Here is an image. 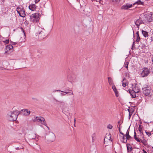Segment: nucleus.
Returning <instances> with one entry per match:
<instances>
[{"instance_id": "1", "label": "nucleus", "mask_w": 153, "mask_h": 153, "mask_svg": "<svg viewBox=\"0 0 153 153\" xmlns=\"http://www.w3.org/2000/svg\"><path fill=\"white\" fill-rule=\"evenodd\" d=\"M19 114L18 111H13L8 112L7 115V119L10 121H16Z\"/></svg>"}, {"instance_id": "2", "label": "nucleus", "mask_w": 153, "mask_h": 153, "mask_svg": "<svg viewBox=\"0 0 153 153\" xmlns=\"http://www.w3.org/2000/svg\"><path fill=\"white\" fill-rule=\"evenodd\" d=\"M39 13H36L30 15V21L34 23L37 22L39 19Z\"/></svg>"}, {"instance_id": "3", "label": "nucleus", "mask_w": 153, "mask_h": 153, "mask_svg": "<svg viewBox=\"0 0 153 153\" xmlns=\"http://www.w3.org/2000/svg\"><path fill=\"white\" fill-rule=\"evenodd\" d=\"M36 36H38L39 39L42 40L46 37L45 31L44 30L39 31V32L36 33Z\"/></svg>"}, {"instance_id": "4", "label": "nucleus", "mask_w": 153, "mask_h": 153, "mask_svg": "<svg viewBox=\"0 0 153 153\" xmlns=\"http://www.w3.org/2000/svg\"><path fill=\"white\" fill-rule=\"evenodd\" d=\"M150 70L148 68L144 67L142 69V71L141 73V75L143 77H145L150 74Z\"/></svg>"}, {"instance_id": "5", "label": "nucleus", "mask_w": 153, "mask_h": 153, "mask_svg": "<svg viewBox=\"0 0 153 153\" xmlns=\"http://www.w3.org/2000/svg\"><path fill=\"white\" fill-rule=\"evenodd\" d=\"M34 120L38 122H41L42 124L46 126L48 129H49V127L47 126V125L45 119L43 117H36Z\"/></svg>"}, {"instance_id": "6", "label": "nucleus", "mask_w": 153, "mask_h": 153, "mask_svg": "<svg viewBox=\"0 0 153 153\" xmlns=\"http://www.w3.org/2000/svg\"><path fill=\"white\" fill-rule=\"evenodd\" d=\"M66 91H61V90H57L56 91H61V92H62L64 93H61L60 94L62 96H65L66 94H68V95H74V94H73V92L72 91V90H70V89H67V90H66Z\"/></svg>"}, {"instance_id": "7", "label": "nucleus", "mask_w": 153, "mask_h": 153, "mask_svg": "<svg viewBox=\"0 0 153 153\" xmlns=\"http://www.w3.org/2000/svg\"><path fill=\"white\" fill-rule=\"evenodd\" d=\"M142 90L143 94L146 96L149 95L150 93V88L148 86L143 88Z\"/></svg>"}, {"instance_id": "8", "label": "nucleus", "mask_w": 153, "mask_h": 153, "mask_svg": "<svg viewBox=\"0 0 153 153\" xmlns=\"http://www.w3.org/2000/svg\"><path fill=\"white\" fill-rule=\"evenodd\" d=\"M152 14H151L148 15H145L144 16H145V19H144V21H147L149 22H150L152 21Z\"/></svg>"}, {"instance_id": "9", "label": "nucleus", "mask_w": 153, "mask_h": 153, "mask_svg": "<svg viewBox=\"0 0 153 153\" xmlns=\"http://www.w3.org/2000/svg\"><path fill=\"white\" fill-rule=\"evenodd\" d=\"M134 23L137 28H139L140 25L141 24H144V22L141 19L140 17L135 21Z\"/></svg>"}, {"instance_id": "10", "label": "nucleus", "mask_w": 153, "mask_h": 153, "mask_svg": "<svg viewBox=\"0 0 153 153\" xmlns=\"http://www.w3.org/2000/svg\"><path fill=\"white\" fill-rule=\"evenodd\" d=\"M132 6V4H126L122 6L121 7L122 9L125 10H128V8L131 7Z\"/></svg>"}, {"instance_id": "11", "label": "nucleus", "mask_w": 153, "mask_h": 153, "mask_svg": "<svg viewBox=\"0 0 153 153\" xmlns=\"http://www.w3.org/2000/svg\"><path fill=\"white\" fill-rule=\"evenodd\" d=\"M55 136L53 133H51L49 136V140L51 142H53L55 139Z\"/></svg>"}, {"instance_id": "12", "label": "nucleus", "mask_w": 153, "mask_h": 153, "mask_svg": "<svg viewBox=\"0 0 153 153\" xmlns=\"http://www.w3.org/2000/svg\"><path fill=\"white\" fill-rule=\"evenodd\" d=\"M8 62L7 61H4L3 62V65L4 67H0V70H6V68L5 67H6L9 65Z\"/></svg>"}, {"instance_id": "13", "label": "nucleus", "mask_w": 153, "mask_h": 153, "mask_svg": "<svg viewBox=\"0 0 153 153\" xmlns=\"http://www.w3.org/2000/svg\"><path fill=\"white\" fill-rule=\"evenodd\" d=\"M13 46L11 45H9L6 47L5 53H7L9 51L13 50Z\"/></svg>"}, {"instance_id": "14", "label": "nucleus", "mask_w": 153, "mask_h": 153, "mask_svg": "<svg viewBox=\"0 0 153 153\" xmlns=\"http://www.w3.org/2000/svg\"><path fill=\"white\" fill-rule=\"evenodd\" d=\"M131 91L135 93H138L140 91V89L138 88L137 86L135 85L134 86L133 88Z\"/></svg>"}, {"instance_id": "15", "label": "nucleus", "mask_w": 153, "mask_h": 153, "mask_svg": "<svg viewBox=\"0 0 153 153\" xmlns=\"http://www.w3.org/2000/svg\"><path fill=\"white\" fill-rule=\"evenodd\" d=\"M36 7V4H33L29 5V8L30 10L32 11H33L35 10Z\"/></svg>"}, {"instance_id": "16", "label": "nucleus", "mask_w": 153, "mask_h": 153, "mask_svg": "<svg viewBox=\"0 0 153 153\" xmlns=\"http://www.w3.org/2000/svg\"><path fill=\"white\" fill-rule=\"evenodd\" d=\"M25 15L26 14L24 10V8H21L20 11V16L22 17H25Z\"/></svg>"}, {"instance_id": "17", "label": "nucleus", "mask_w": 153, "mask_h": 153, "mask_svg": "<svg viewBox=\"0 0 153 153\" xmlns=\"http://www.w3.org/2000/svg\"><path fill=\"white\" fill-rule=\"evenodd\" d=\"M128 91L129 93L131 95L133 98H135L137 97L136 95V93L133 92V91H132L131 90H128Z\"/></svg>"}, {"instance_id": "18", "label": "nucleus", "mask_w": 153, "mask_h": 153, "mask_svg": "<svg viewBox=\"0 0 153 153\" xmlns=\"http://www.w3.org/2000/svg\"><path fill=\"white\" fill-rule=\"evenodd\" d=\"M108 82L110 85H114L112 79L110 77H108Z\"/></svg>"}, {"instance_id": "19", "label": "nucleus", "mask_w": 153, "mask_h": 153, "mask_svg": "<svg viewBox=\"0 0 153 153\" xmlns=\"http://www.w3.org/2000/svg\"><path fill=\"white\" fill-rule=\"evenodd\" d=\"M23 111L24 114L26 115H28L30 113V111H28L27 109H24L22 110Z\"/></svg>"}, {"instance_id": "20", "label": "nucleus", "mask_w": 153, "mask_h": 153, "mask_svg": "<svg viewBox=\"0 0 153 153\" xmlns=\"http://www.w3.org/2000/svg\"><path fill=\"white\" fill-rule=\"evenodd\" d=\"M142 33L144 37H148L149 36L148 33L143 30H142Z\"/></svg>"}, {"instance_id": "21", "label": "nucleus", "mask_w": 153, "mask_h": 153, "mask_svg": "<svg viewBox=\"0 0 153 153\" xmlns=\"http://www.w3.org/2000/svg\"><path fill=\"white\" fill-rule=\"evenodd\" d=\"M120 123H121L120 120H119L118 121L117 123L118 124V125H117V126H118L119 130V132L120 133V134H122V135H123V133L121 132H120V128L121 127H122L121 126V124H120Z\"/></svg>"}, {"instance_id": "22", "label": "nucleus", "mask_w": 153, "mask_h": 153, "mask_svg": "<svg viewBox=\"0 0 153 153\" xmlns=\"http://www.w3.org/2000/svg\"><path fill=\"white\" fill-rule=\"evenodd\" d=\"M143 139H140V141H141V142L143 144L144 146H146L147 145V143L146 140L144 138V137H143Z\"/></svg>"}, {"instance_id": "23", "label": "nucleus", "mask_w": 153, "mask_h": 153, "mask_svg": "<svg viewBox=\"0 0 153 153\" xmlns=\"http://www.w3.org/2000/svg\"><path fill=\"white\" fill-rule=\"evenodd\" d=\"M140 38L139 36V35L137 36L136 39V41H134H134L133 42V45L134 44L135 41L136 42H138L140 40Z\"/></svg>"}, {"instance_id": "24", "label": "nucleus", "mask_w": 153, "mask_h": 153, "mask_svg": "<svg viewBox=\"0 0 153 153\" xmlns=\"http://www.w3.org/2000/svg\"><path fill=\"white\" fill-rule=\"evenodd\" d=\"M144 2L143 1H141L140 0H138L135 3L133 4V5H134L135 4H141L143 5Z\"/></svg>"}, {"instance_id": "25", "label": "nucleus", "mask_w": 153, "mask_h": 153, "mask_svg": "<svg viewBox=\"0 0 153 153\" xmlns=\"http://www.w3.org/2000/svg\"><path fill=\"white\" fill-rule=\"evenodd\" d=\"M134 138L137 141L140 142V140L136 136V133L135 131L134 132Z\"/></svg>"}, {"instance_id": "26", "label": "nucleus", "mask_w": 153, "mask_h": 153, "mask_svg": "<svg viewBox=\"0 0 153 153\" xmlns=\"http://www.w3.org/2000/svg\"><path fill=\"white\" fill-rule=\"evenodd\" d=\"M129 62L128 61H125V62L124 64V66L127 68V70H128V65Z\"/></svg>"}, {"instance_id": "27", "label": "nucleus", "mask_w": 153, "mask_h": 153, "mask_svg": "<svg viewBox=\"0 0 153 153\" xmlns=\"http://www.w3.org/2000/svg\"><path fill=\"white\" fill-rule=\"evenodd\" d=\"M123 137H122V141L123 143H126L127 142V139H126V138L125 137V135L123 134Z\"/></svg>"}, {"instance_id": "28", "label": "nucleus", "mask_w": 153, "mask_h": 153, "mask_svg": "<svg viewBox=\"0 0 153 153\" xmlns=\"http://www.w3.org/2000/svg\"><path fill=\"white\" fill-rule=\"evenodd\" d=\"M111 1L114 4H118L120 2V0H111Z\"/></svg>"}, {"instance_id": "29", "label": "nucleus", "mask_w": 153, "mask_h": 153, "mask_svg": "<svg viewBox=\"0 0 153 153\" xmlns=\"http://www.w3.org/2000/svg\"><path fill=\"white\" fill-rule=\"evenodd\" d=\"M92 142L93 143L95 140V137H96V134L95 133H94L92 134Z\"/></svg>"}, {"instance_id": "30", "label": "nucleus", "mask_w": 153, "mask_h": 153, "mask_svg": "<svg viewBox=\"0 0 153 153\" xmlns=\"http://www.w3.org/2000/svg\"><path fill=\"white\" fill-rule=\"evenodd\" d=\"M125 136H126V138L127 140H129L131 138V136L129 135V134L125 135Z\"/></svg>"}, {"instance_id": "31", "label": "nucleus", "mask_w": 153, "mask_h": 153, "mask_svg": "<svg viewBox=\"0 0 153 153\" xmlns=\"http://www.w3.org/2000/svg\"><path fill=\"white\" fill-rule=\"evenodd\" d=\"M127 150L128 152H130L132 149L131 147H129L127 146Z\"/></svg>"}, {"instance_id": "32", "label": "nucleus", "mask_w": 153, "mask_h": 153, "mask_svg": "<svg viewBox=\"0 0 153 153\" xmlns=\"http://www.w3.org/2000/svg\"><path fill=\"white\" fill-rule=\"evenodd\" d=\"M21 7H18L16 9V11L17 12V13L19 14L20 15V11L21 10Z\"/></svg>"}, {"instance_id": "33", "label": "nucleus", "mask_w": 153, "mask_h": 153, "mask_svg": "<svg viewBox=\"0 0 153 153\" xmlns=\"http://www.w3.org/2000/svg\"><path fill=\"white\" fill-rule=\"evenodd\" d=\"M125 80L126 79L125 78H124L123 80L122 86L123 87H126V83H124L123 82V81Z\"/></svg>"}, {"instance_id": "34", "label": "nucleus", "mask_w": 153, "mask_h": 153, "mask_svg": "<svg viewBox=\"0 0 153 153\" xmlns=\"http://www.w3.org/2000/svg\"><path fill=\"white\" fill-rule=\"evenodd\" d=\"M9 40L8 39H6L4 41H3L2 42L5 44H8L9 43Z\"/></svg>"}, {"instance_id": "35", "label": "nucleus", "mask_w": 153, "mask_h": 153, "mask_svg": "<svg viewBox=\"0 0 153 153\" xmlns=\"http://www.w3.org/2000/svg\"><path fill=\"white\" fill-rule=\"evenodd\" d=\"M145 132L149 137L151 135V132H148L147 131H145Z\"/></svg>"}, {"instance_id": "36", "label": "nucleus", "mask_w": 153, "mask_h": 153, "mask_svg": "<svg viewBox=\"0 0 153 153\" xmlns=\"http://www.w3.org/2000/svg\"><path fill=\"white\" fill-rule=\"evenodd\" d=\"M113 127V126L110 124H109L108 125L107 128L109 129H111Z\"/></svg>"}, {"instance_id": "37", "label": "nucleus", "mask_w": 153, "mask_h": 153, "mask_svg": "<svg viewBox=\"0 0 153 153\" xmlns=\"http://www.w3.org/2000/svg\"><path fill=\"white\" fill-rule=\"evenodd\" d=\"M112 88L113 89V91L116 90L117 89L114 85H112Z\"/></svg>"}, {"instance_id": "38", "label": "nucleus", "mask_w": 153, "mask_h": 153, "mask_svg": "<svg viewBox=\"0 0 153 153\" xmlns=\"http://www.w3.org/2000/svg\"><path fill=\"white\" fill-rule=\"evenodd\" d=\"M115 95L117 97H118L119 96L118 92L117 91L115 92Z\"/></svg>"}, {"instance_id": "39", "label": "nucleus", "mask_w": 153, "mask_h": 153, "mask_svg": "<svg viewBox=\"0 0 153 153\" xmlns=\"http://www.w3.org/2000/svg\"><path fill=\"white\" fill-rule=\"evenodd\" d=\"M11 42V44L12 45H16L17 43V42Z\"/></svg>"}, {"instance_id": "40", "label": "nucleus", "mask_w": 153, "mask_h": 153, "mask_svg": "<svg viewBox=\"0 0 153 153\" xmlns=\"http://www.w3.org/2000/svg\"><path fill=\"white\" fill-rule=\"evenodd\" d=\"M142 131V128L140 127H139V131L140 132L141 134H143V133L141 132Z\"/></svg>"}, {"instance_id": "41", "label": "nucleus", "mask_w": 153, "mask_h": 153, "mask_svg": "<svg viewBox=\"0 0 153 153\" xmlns=\"http://www.w3.org/2000/svg\"><path fill=\"white\" fill-rule=\"evenodd\" d=\"M140 151L138 149H137L135 150L134 153H140Z\"/></svg>"}, {"instance_id": "42", "label": "nucleus", "mask_w": 153, "mask_h": 153, "mask_svg": "<svg viewBox=\"0 0 153 153\" xmlns=\"http://www.w3.org/2000/svg\"><path fill=\"white\" fill-rule=\"evenodd\" d=\"M93 1H95L97 2H99L100 3H101V1L102 0H92Z\"/></svg>"}, {"instance_id": "43", "label": "nucleus", "mask_w": 153, "mask_h": 153, "mask_svg": "<svg viewBox=\"0 0 153 153\" xmlns=\"http://www.w3.org/2000/svg\"><path fill=\"white\" fill-rule=\"evenodd\" d=\"M40 1V0H35V3H37L39 1Z\"/></svg>"}, {"instance_id": "44", "label": "nucleus", "mask_w": 153, "mask_h": 153, "mask_svg": "<svg viewBox=\"0 0 153 153\" xmlns=\"http://www.w3.org/2000/svg\"><path fill=\"white\" fill-rule=\"evenodd\" d=\"M22 31L23 32L24 35L25 36V32L24 30V29L22 28Z\"/></svg>"}, {"instance_id": "45", "label": "nucleus", "mask_w": 153, "mask_h": 153, "mask_svg": "<svg viewBox=\"0 0 153 153\" xmlns=\"http://www.w3.org/2000/svg\"><path fill=\"white\" fill-rule=\"evenodd\" d=\"M129 131L128 129L127 130V131L126 133V134H129Z\"/></svg>"}, {"instance_id": "46", "label": "nucleus", "mask_w": 153, "mask_h": 153, "mask_svg": "<svg viewBox=\"0 0 153 153\" xmlns=\"http://www.w3.org/2000/svg\"><path fill=\"white\" fill-rule=\"evenodd\" d=\"M132 115V114H131V113H129V119H130Z\"/></svg>"}, {"instance_id": "47", "label": "nucleus", "mask_w": 153, "mask_h": 153, "mask_svg": "<svg viewBox=\"0 0 153 153\" xmlns=\"http://www.w3.org/2000/svg\"><path fill=\"white\" fill-rule=\"evenodd\" d=\"M136 34L137 35V36L139 35V32L138 31H137L136 33Z\"/></svg>"}, {"instance_id": "48", "label": "nucleus", "mask_w": 153, "mask_h": 153, "mask_svg": "<svg viewBox=\"0 0 153 153\" xmlns=\"http://www.w3.org/2000/svg\"><path fill=\"white\" fill-rule=\"evenodd\" d=\"M32 99L33 100H35L36 101H38V100L36 98H33Z\"/></svg>"}, {"instance_id": "49", "label": "nucleus", "mask_w": 153, "mask_h": 153, "mask_svg": "<svg viewBox=\"0 0 153 153\" xmlns=\"http://www.w3.org/2000/svg\"><path fill=\"white\" fill-rule=\"evenodd\" d=\"M151 40H152V41H153V36L151 37Z\"/></svg>"}, {"instance_id": "50", "label": "nucleus", "mask_w": 153, "mask_h": 153, "mask_svg": "<svg viewBox=\"0 0 153 153\" xmlns=\"http://www.w3.org/2000/svg\"><path fill=\"white\" fill-rule=\"evenodd\" d=\"M60 103H63V104H65V103L63 102H59Z\"/></svg>"}, {"instance_id": "51", "label": "nucleus", "mask_w": 153, "mask_h": 153, "mask_svg": "<svg viewBox=\"0 0 153 153\" xmlns=\"http://www.w3.org/2000/svg\"><path fill=\"white\" fill-rule=\"evenodd\" d=\"M128 112H129V113H131L130 112V110L129 109H128Z\"/></svg>"}, {"instance_id": "52", "label": "nucleus", "mask_w": 153, "mask_h": 153, "mask_svg": "<svg viewBox=\"0 0 153 153\" xmlns=\"http://www.w3.org/2000/svg\"><path fill=\"white\" fill-rule=\"evenodd\" d=\"M75 122H76V119H75V118L74 119V123H75Z\"/></svg>"}, {"instance_id": "53", "label": "nucleus", "mask_w": 153, "mask_h": 153, "mask_svg": "<svg viewBox=\"0 0 153 153\" xmlns=\"http://www.w3.org/2000/svg\"><path fill=\"white\" fill-rule=\"evenodd\" d=\"M143 151H144V153H147L146 151H144V150H143Z\"/></svg>"}, {"instance_id": "54", "label": "nucleus", "mask_w": 153, "mask_h": 153, "mask_svg": "<svg viewBox=\"0 0 153 153\" xmlns=\"http://www.w3.org/2000/svg\"><path fill=\"white\" fill-rule=\"evenodd\" d=\"M117 91V89L116 90L114 91V92H115Z\"/></svg>"}, {"instance_id": "55", "label": "nucleus", "mask_w": 153, "mask_h": 153, "mask_svg": "<svg viewBox=\"0 0 153 153\" xmlns=\"http://www.w3.org/2000/svg\"><path fill=\"white\" fill-rule=\"evenodd\" d=\"M74 126L75 127H76V126H75V123H74Z\"/></svg>"}, {"instance_id": "56", "label": "nucleus", "mask_w": 153, "mask_h": 153, "mask_svg": "<svg viewBox=\"0 0 153 153\" xmlns=\"http://www.w3.org/2000/svg\"><path fill=\"white\" fill-rule=\"evenodd\" d=\"M152 62L153 63V59H152Z\"/></svg>"}, {"instance_id": "57", "label": "nucleus", "mask_w": 153, "mask_h": 153, "mask_svg": "<svg viewBox=\"0 0 153 153\" xmlns=\"http://www.w3.org/2000/svg\"><path fill=\"white\" fill-rule=\"evenodd\" d=\"M152 148L153 149V146L152 147Z\"/></svg>"}, {"instance_id": "58", "label": "nucleus", "mask_w": 153, "mask_h": 153, "mask_svg": "<svg viewBox=\"0 0 153 153\" xmlns=\"http://www.w3.org/2000/svg\"><path fill=\"white\" fill-rule=\"evenodd\" d=\"M62 108H63V109H64V108L62 107Z\"/></svg>"}, {"instance_id": "59", "label": "nucleus", "mask_w": 153, "mask_h": 153, "mask_svg": "<svg viewBox=\"0 0 153 153\" xmlns=\"http://www.w3.org/2000/svg\"><path fill=\"white\" fill-rule=\"evenodd\" d=\"M17 149H19V148H17Z\"/></svg>"}, {"instance_id": "60", "label": "nucleus", "mask_w": 153, "mask_h": 153, "mask_svg": "<svg viewBox=\"0 0 153 153\" xmlns=\"http://www.w3.org/2000/svg\"><path fill=\"white\" fill-rule=\"evenodd\" d=\"M17 149H19V148H17Z\"/></svg>"}, {"instance_id": "61", "label": "nucleus", "mask_w": 153, "mask_h": 153, "mask_svg": "<svg viewBox=\"0 0 153 153\" xmlns=\"http://www.w3.org/2000/svg\"><path fill=\"white\" fill-rule=\"evenodd\" d=\"M17 149H19V148H17Z\"/></svg>"}, {"instance_id": "62", "label": "nucleus", "mask_w": 153, "mask_h": 153, "mask_svg": "<svg viewBox=\"0 0 153 153\" xmlns=\"http://www.w3.org/2000/svg\"><path fill=\"white\" fill-rule=\"evenodd\" d=\"M115 153H117V152H115Z\"/></svg>"}, {"instance_id": "63", "label": "nucleus", "mask_w": 153, "mask_h": 153, "mask_svg": "<svg viewBox=\"0 0 153 153\" xmlns=\"http://www.w3.org/2000/svg\"><path fill=\"white\" fill-rule=\"evenodd\" d=\"M120 132H121V130H120Z\"/></svg>"}, {"instance_id": "64", "label": "nucleus", "mask_w": 153, "mask_h": 153, "mask_svg": "<svg viewBox=\"0 0 153 153\" xmlns=\"http://www.w3.org/2000/svg\"><path fill=\"white\" fill-rule=\"evenodd\" d=\"M131 153H133V152H132Z\"/></svg>"}]
</instances>
